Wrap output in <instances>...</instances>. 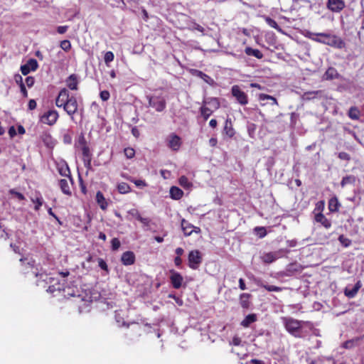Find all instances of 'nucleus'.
<instances>
[{
    "label": "nucleus",
    "instance_id": "obj_22",
    "mask_svg": "<svg viewBox=\"0 0 364 364\" xmlns=\"http://www.w3.org/2000/svg\"><path fill=\"white\" fill-rule=\"evenodd\" d=\"M95 199L97 203L99 205L102 210H105L107 208L108 203L101 191L97 192Z\"/></svg>",
    "mask_w": 364,
    "mask_h": 364
},
{
    "label": "nucleus",
    "instance_id": "obj_47",
    "mask_svg": "<svg viewBox=\"0 0 364 364\" xmlns=\"http://www.w3.org/2000/svg\"><path fill=\"white\" fill-rule=\"evenodd\" d=\"M60 46L65 51H68L71 48V43L68 40L62 41Z\"/></svg>",
    "mask_w": 364,
    "mask_h": 364
},
{
    "label": "nucleus",
    "instance_id": "obj_12",
    "mask_svg": "<svg viewBox=\"0 0 364 364\" xmlns=\"http://www.w3.org/2000/svg\"><path fill=\"white\" fill-rule=\"evenodd\" d=\"M38 68V62L34 58L29 59L27 63L21 66V71L23 75H28L31 71H36Z\"/></svg>",
    "mask_w": 364,
    "mask_h": 364
},
{
    "label": "nucleus",
    "instance_id": "obj_58",
    "mask_svg": "<svg viewBox=\"0 0 364 364\" xmlns=\"http://www.w3.org/2000/svg\"><path fill=\"white\" fill-rule=\"evenodd\" d=\"M68 29V26H60L57 28V31L58 33L63 34L65 33Z\"/></svg>",
    "mask_w": 364,
    "mask_h": 364
},
{
    "label": "nucleus",
    "instance_id": "obj_52",
    "mask_svg": "<svg viewBox=\"0 0 364 364\" xmlns=\"http://www.w3.org/2000/svg\"><path fill=\"white\" fill-rule=\"evenodd\" d=\"M9 193L11 195H14L20 200H23L25 199V197L22 193L15 191L14 189H11L9 191Z\"/></svg>",
    "mask_w": 364,
    "mask_h": 364
},
{
    "label": "nucleus",
    "instance_id": "obj_60",
    "mask_svg": "<svg viewBox=\"0 0 364 364\" xmlns=\"http://www.w3.org/2000/svg\"><path fill=\"white\" fill-rule=\"evenodd\" d=\"M36 102L34 100H30L28 102V107L30 110H33L36 107Z\"/></svg>",
    "mask_w": 364,
    "mask_h": 364
},
{
    "label": "nucleus",
    "instance_id": "obj_23",
    "mask_svg": "<svg viewBox=\"0 0 364 364\" xmlns=\"http://www.w3.org/2000/svg\"><path fill=\"white\" fill-rule=\"evenodd\" d=\"M69 181L68 179H60L59 181V186L62 192L67 196H71L72 194Z\"/></svg>",
    "mask_w": 364,
    "mask_h": 364
},
{
    "label": "nucleus",
    "instance_id": "obj_39",
    "mask_svg": "<svg viewBox=\"0 0 364 364\" xmlns=\"http://www.w3.org/2000/svg\"><path fill=\"white\" fill-rule=\"evenodd\" d=\"M59 173L60 175L63 176H68L69 178V181L70 183H72L73 181V179H72V177L70 176V169L68 168V166L66 165L65 167H62L59 169Z\"/></svg>",
    "mask_w": 364,
    "mask_h": 364
},
{
    "label": "nucleus",
    "instance_id": "obj_33",
    "mask_svg": "<svg viewBox=\"0 0 364 364\" xmlns=\"http://www.w3.org/2000/svg\"><path fill=\"white\" fill-rule=\"evenodd\" d=\"M117 190L119 193L126 194L131 191V188L127 183L122 182L117 185Z\"/></svg>",
    "mask_w": 364,
    "mask_h": 364
},
{
    "label": "nucleus",
    "instance_id": "obj_37",
    "mask_svg": "<svg viewBox=\"0 0 364 364\" xmlns=\"http://www.w3.org/2000/svg\"><path fill=\"white\" fill-rule=\"evenodd\" d=\"M114 58V55L112 51H107L105 53L104 56V60L107 67L109 66V63L113 61Z\"/></svg>",
    "mask_w": 364,
    "mask_h": 364
},
{
    "label": "nucleus",
    "instance_id": "obj_57",
    "mask_svg": "<svg viewBox=\"0 0 364 364\" xmlns=\"http://www.w3.org/2000/svg\"><path fill=\"white\" fill-rule=\"evenodd\" d=\"M355 341L353 340H349L346 341L343 344V347L345 348H351L354 346Z\"/></svg>",
    "mask_w": 364,
    "mask_h": 364
},
{
    "label": "nucleus",
    "instance_id": "obj_41",
    "mask_svg": "<svg viewBox=\"0 0 364 364\" xmlns=\"http://www.w3.org/2000/svg\"><path fill=\"white\" fill-rule=\"evenodd\" d=\"M62 289L61 285L58 283H55L48 287L47 291L51 294H54L56 291H60Z\"/></svg>",
    "mask_w": 364,
    "mask_h": 364
},
{
    "label": "nucleus",
    "instance_id": "obj_59",
    "mask_svg": "<svg viewBox=\"0 0 364 364\" xmlns=\"http://www.w3.org/2000/svg\"><path fill=\"white\" fill-rule=\"evenodd\" d=\"M191 29L192 30H197V31H198L199 32H201V33L204 32L203 27H202L201 26H200L199 24H198L196 23H193Z\"/></svg>",
    "mask_w": 364,
    "mask_h": 364
},
{
    "label": "nucleus",
    "instance_id": "obj_27",
    "mask_svg": "<svg viewBox=\"0 0 364 364\" xmlns=\"http://www.w3.org/2000/svg\"><path fill=\"white\" fill-rule=\"evenodd\" d=\"M193 225L186 221L185 219L181 220V228L186 236H190L193 233L192 228Z\"/></svg>",
    "mask_w": 364,
    "mask_h": 364
},
{
    "label": "nucleus",
    "instance_id": "obj_32",
    "mask_svg": "<svg viewBox=\"0 0 364 364\" xmlns=\"http://www.w3.org/2000/svg\"><path fill=\"white\" fill-rule=\"evenodd\" d=\"M348 115L351 119L357 120L360 117V111L358 107L355 106L351 107L348 110Z\"/></svg>",
    "mask_w": 364,
    "mask_h": 364
},
{
    "label": "nucleus",
    "instance_id": "obj_63",
    "mask_svg": "<svg viewBox=\"0 0 364 364\" xmlns=\"http://www.w3.org/2000/svg\"><path fill=\"white\" fill-rule=\"evenodd\" d=\"M91 159H83L84 165L88 169H90L91 168Z\"/></svg>",
    "mask_w": 364,
    "mask_h": 364
},
{
    "label": "nucleus",
    "instance_id": "obj_7",
    "mask_svg": "<svg viewBox=\"0 0 364 364\" xmlns=\"http://www.w3.org/2000/svg\"><path fill=\"white\" fill-rule=\"evenodd\" d=\"M231 93L240 105H246L248 103L247 95L238 85L232 87Z\"/></svg>",
    "mask_w": 364,
    "mask_h": 364
},
{
    "label": "nucleus",
    "instance_id": "obj_10",
    "mask_svg": "<svg viewBox=\"0 0 364 364\" xmlns=\"http://www.w3.org/2000/svg\"><path fill=\"white\" fill-rule=\"evenodd\" d=\"M167 146L173 151H178L181 146V139L176 134H171L166 138Z\"/></svg>",
    "mask_w": 364,
    "mask_h": 364
},
{
    "label": "nucleus",
    "instance_id": "obj_5",
    "mask_svg": "<svg viewBox=\"0 0 364 364\" xmlns=\"http://www.w3.org/2000/svg\"><path fill=\"white\" fill-rule=\"evenodd\" d=\"M302 321L292 318H284V323L287 331L294 336H297L301 328Z\"/></svg>",
    "mask_w": 364,
    "mask_h": 364
},
{
    "label": "nucleus",
    "instance_id": "obj_48",
    "mask_svg": "<svg viewBox=\"0 0 364 364\" xmlns=\"http://www.w3.org/2000/svg\"><path fill=\"white\" fill-rule=\"evenodd\" d=\"M111 245L112 250L116 251L119 248L121 243L118 238L114 237L112 240Z\"/></svg>",
    "mask_w": 364,
    "mask_h": 364
},
{
    "label": "nucleus",
    "instance_id": "obj_19",
    "mask_svg": "<svg viewBox=\"0 0 364 364\" xmlns=\"http://www.w3.org/2000/svg\"><path fill=\"white\" fill-rule=\"evenodd\" d=\"M302 270L301 266L298 263H291L286 268V276H292L296 272H301Z\"/></svg>",
    "mask_w": 364,
    "mask_h": 364
},
{
    "label": "nucleus",
    "instance_id": "obj_6",
    "mask_svg": "<svg viewBox=\"0 0 364 364\" xmlns=\"http://www.w3.org/2000/svg\"><path fill=\"white\" fill-rule=\"evenodd\" d=\"M289 250L286 249H279L274 252H265L261 256L263 262L270 264L276 261L277 259L282 257Z\"/></svg>",
    "mask_w": 364,
    "mask_h": 364
},
{
    "label": "nucleus",
    "instance_id": "obj_43",
    "mask_svg": "<svg viewBox=\"0 0 364 364\" xmlns=\"http://www.w3.org/2000/svg\"><path fill=\"white\" fill-rule=\"evenodd\" d=\"M265 21L270 27L274 28L277 29V31L282 30L281 28L278 26L277 23L272 18L266 17Z\"/></svg>",
    "mask_w": 364,
    "mask_h": 364
},
{
    "label": "nucleus",
    "instance_id": "obj_55",
    "mask_svg": "<svg viewBox=\"0 0 364 364\" xmlns=\"http://www.w3.org/2000/svg\"><path fill=\"white\" fill-rule=\"evenodd\" d=\"M129 214H130L132 216L134 217L136 220H139V219L141 218V215L138 210L136 209H132L129 211Z\"/></svg>",
    "mask_w": 364,
    "mask_h": 364
},
{
    "label": "nucleus",
    "instance_id": "obj_34",
    "mask_svg": "<svg viewBox=\"0 0 364 364\" xmlns=\"http://www.w3.org/2000/svg\"><path fill=\"white\" fill-rule=\"evenodd\" d=\"M179 184L186 189H189L192 187V183L190 182L185 176H182L179 178Z\"/></svg>",
    "mask_w": 364,
    "mask_h": 364
},
{
    "label": "nucleus",
    "instance_id": "obj_46",
    "mask_svg": "<svg viewBox=\"0 0 364 364\" xmlns=\"http://www.w3.org/2000/svg\"><path fill=\"white\" fill-rule=\"evenodd\" d=\"M124 153L127 159H132L135 155L134 149L130 147L125 148Z\"/></svg>",
    "mask_w": 364,
    "mask_h": 364
},
{
    "label": "nucleus",
    "instance_id": "obj_24",
    "mask_svg": "<svg viewBox=\"0 0 364 364\" xmlns=\"http://www.w3.org/2000/svg\"><path fill=\"white\" fill-rule=\"evenodd\" d=\"M257 319V315L255 314H250L247 315L242 321L241 326L245 328L249 327L252 323L255 322Z\"/></svg>",
    "mask_w": 364,
    "mask_h": 364
},
{
    "label": "nucleus",
    "instance_id": "obj_36",
    "mask_svg": "<svg viewBox=\"0 0 364 364\" xmlns=\"http://www.w3.org/2000/svg\"><path fill=\"white\" fill-rule=\"evenodd\" d=\"M41 139L47 146H50L53 144L52 137L48 133H43L41 136Z\"/></svg>",
    "mask_w": 364,
    "mask_h": 364
},
{
    "label": "nucleus",
    "instance_id": "obj_18",
    "mask_svg": "<svg viewBox=\"0 0 364 364\" xmlns=\"http://www.w3.org/2000/svg\"><path fill=\"white\" fill-rule=\"evenodd\" d=\"M66 85L69 89L72 90H77L78 89V77L75 74L70 75L65 80Z\"/></svg>",
    "mask_w": 364,
    "mask_h": 364
},
{
    "label": "nucleus",
    "instance_id": "obj_35",
    "mask_svg": "<svg viewBox=\"0 0 364 364\" xmlns=\"http://www.w3.org/2000/svg\"><path fill=\"white\" fill-rule=\"evenodd\" d=\"M259 100L260 101H264V100H269L272 101V105H278V102H277V100L275 97L271 96V95H266V94H259Z\"/></svg>",
    "mask_w": 364,
    "mask_h": 364
},
{
    "label": "nucleus",
    "instance_id": "obj_8",
    "mask_svg": "<svg viewBox=\"0 0 364 364\" xmlns=\"http://www.w3.org/2000/svg\"><path fill=\"white\" fill-rule=\"evenodd\" d=\"M188 259L189 267L193 269H198L202 262L201 253L197 250L191 251L188 254Z\"/></svg>",
    "mask_w": 364,
    "mask_h": 364
},
{
    "label": "nucleus",
    "instance_id": "obj_26",
    "mask_svg": "<svg viewBox=\"0 0 364 364\" xmlns=\"http://www.w3.org/2000/svg\"><path fill=\"white\" fill-rule=\"evenodd\" d=\"M341 203L336 197L331 198L328 201V209L332 213L338 212Z\"/></svg>",
    "mask_w": 364,
    "mask_h": 364
},
{
    "label": "nucleus",
    "instance_id": "obj_3",
    "mask_svg": "<svg viewBox=\"0 0 364 364\" xmlns=\"http://www.w3.org/2000/svg\"><path fill=\"white\" fill-rule=\"evenodd\" d=\"M146 98L149 102V107L156 112H161L166 108V97L161 90H157L153 94L148 95Z\"/></svg>",
    "mask_w": 364,
    "mask_h": 364
},
{
    "label": "nucleus",
    "instance_id": "obj_64",
    "mask_svg": "<svg viewBox=\"0 0 364 364\" xmlns=\"http://www.w3.org/2000/svg\"><path fill=\"white\" fill-rule=\"evenodd\" d=\"M174 263L176 267H179L182 264V259L180 257H176L174 259Z\"/></svg>",
    "mask_w": 364,
    "mask_h": 364
},
{
    "label": "nucleus",
    "instance_id": "obj_16",
    "mask_svg": "<svg viewBox=\"0 0 364 364\" xmlns=\"http://www.w3.org/2000/svg\"><path fill=\"white\" fill-rule=\"evenodd\" d=\"M31 200L35 204L34 210L38 211L44 203L43 198L39 191H36L34 195L30 198Z\"/></svg>",
    "mask_w": 364,
    "mask_h": 364
},
{
    "label": "nucleus",
    "instance_id": "obj_54",
    "mask_svg": "<svg viewBox=\"0 0 364 364\" xmlns=\"http://www.w3.org/2000/svg\"><path fill=\"white\" fill-rule=\"evenodd\" d=\"M98 265L99 267L103 269V270H105L107 272H108V267H107V264L106 263V262L102 259H99L98 260Z\"/></svg>",
    "mask_w": 364,
    "mask_h": 364
},
{
    "label": "nucleus",
    "instance_id": "obj_13",
    "mask_svg": "<svg viewBox=\"0 0 364 364\" xmlns=\"http://www.w3.org/2000/svg\"><path fill=\"white\" fill-rule=\"evenodd\" d=\"M362 287V283L360 280H358L354 286L351 287L350 285H348L345 289H344V294L346 297H348V299H353L354 298L359 289Z\"/></svg>",
    "mask_w": 364,
    "mask_h": 364
},
{
    "label": "nucleus",
    "instance_id": "obj_15",
    "mask_svg": "<svg viewBox=\"0 0 364 364\" xmlns=\"http://www.w3.org/2000/svg\"><path fill=\"white\" fill-rule=\"evenodd\" d=\"M170 280L173 288L178 289L181 287L183 279L180 273L171 270Z\"/></svg>",
    "mask_w": 364,
    "mask_h": 364
},
{
    "label": "nucleus",
    "instance_id": "obj_45",
    "mask_svg": "<svg viewBox=\"0 0 364 364\" xmlns=\"http://www.w3.org/2000/svg\"><path fill=\"white\" fill-rule=\"evenodd\" d=\"M82 154L83 156V159H92L91 153L90 151V148L87 146H83L82 148Z\"/></svg>",
    "mask_w": 364,
    "mask_h": 364
},
{
    "label": "nucleus",
    "instance_id": "obj_42",
    "mask_svg": "<svg viewBox=\"0 0 364 364\" xmlns=\"http://www.w3.org/2000/svg\"><path fill=\"white\" fill-rule=\"evenodd\" d=\"M338 241L345 247H348L351 245V240L348 237H346L343 235H341L338 237Z\"/></svg>",
    "mask_w": 364,
    "mask_h": 364
},
{
    "label": "nucleus",
    "instance_id": "obj_11",
    "mask_svg": "<svg viewBox=\"0 0 364 364\" xmlns=\"http://www.w3.org/2000/svg\"><path fill=\"white\" fill-rule=\"evenodd\" d=\"M327 8L332 12L338 13L346 6L344 0H328Z\"/></svg>",
    "mask_w": 364,
    "mask_h": 364
},
{
    "label": "nucleus",
    "instance_id": "obj_2",
    "mask_svg": "<svg viewBox=\"0 0 364 364\" xmlns=\"http://www.w3.org/2000/svg\"><path fill=\"white\" fill-rule=\"evenodd\" d=\"M308 38L333 48L342 49L345 48L346 43L340 37L326 33H312L308 31L306 34Z\"/></svg>",
    "mask_w": 364,
    "mask_h": 364
},
{
    "label": "nucleus",
    "instance_id": "obj_56",
    "mask_svg": "<svg viewBox=\"0 0 364 364\" xmlns=\"http://www.w3.org/2000/svg\"><path fill=\"white\" fill-rule=\"evenodd\" d=\"M34 77L29 76L26 78V84L28 87H31L34 84Z\"/></svg>",
    "mask_w": 364,
    "mask_h": 364
},
{
    "label": "nucleus",
    "instance_id": "obj_31",
    "mask_svg": "<svg viewBox=\"0 0 364 364\" xmlns=\"http://www.w3.org/2000/svg\"><path fill=\"white\" fill-rule=\"evenodd\" d=\"M356 178L355 176L349 175L344 176L341 181V186L344 188L348 184H354Z\"/></svg>",
    "mask_w": 364,
    "mask_h": 364
},
{
    "label": "nucleus",
    "instance_id": "obj_25",
    "mask_svg": "<svg viewBox=\"0 0 364 364\" xmlns=\"http://www.w3.org/2000/svg\"><path fill=\"white\" fill-rule=\"evenodd\" d=\"M169 193L171 198L174 200L181 199L183 195V191L176 186H172Z\"/></svg>",
    "mask_w": 364,
    "mask_h": 364
},
{
    "label": "nucleus",
    "instance_id": "obj_9",
    "mask_svg": "<svg viewBox=\"0 0 364 364\" xmlns=\"http://www.w3.org/2000/svg\"><path fill=\"white\" fill-rule=\"evenodd\" d=\"M58 117V112L56 110L51 109L48 110L41 117V121L44 124L52 126L55 124Z\"/></svg>",
    "mask_w": 364,
    "mask_h": 364
},
{
    "label": "nucleus",
    "instance_id": "obj_51",
    "mask_svg": "<svg viewBox=\"0 0 364 364\" xmlns=\"http://www.w3.org/2000/svg\"><path fill=\"white\" fill-rule=\"evenodd\" d=\"M338 157L341 160H344V161H349L351 159L350 156L348 153L344 152V151L339 152L338 154Z\"/></svg>",
    "mask_w": 364,
    "mask_h": 364
},
{
    "label": "nucleus",
    "instance_id": "obj_30",
    "mask_svg": "<svg viewBox=\"0 0 364 364\" xmlns=\"http://www.w3.org/2000/svg\"><path fill=\"white\" fill-rule=\"evenodd\" d=\"M223 132L229 137H232L235 134V131L232 127V123L228 119H227L225 122Z\"/></svg>",
    "mask_w": 364,
    "mask_h": 364
},
{
    "label": "nucleus",
    "instance_id": "obj_4",
    "mask_svg": "<svg viewBox=\"0 0 364 364\" xmlns=\"http://www.w3.org/2000/svg\"><path fill=\"white\" fill-rule=\"evenodd\" d=\"M20 261L22 262L23 264L26 265L28 267H30L31 269V273L33 275H34L36 277H40L42 281L45 282L46 284L51 283L53 281H54V279L51 277H49L48 274L45 273H39L38 268L35 267L34 260L21 259Z\"/></svg>",
    "mask_w": 364,
    "mask_h": 364
},
{
    "label": "nucleus",
    "instance_id": "obj_44",
    "mask_svg": "<svg viewBox=\"0 0 364 364\" xmlns=\"http://www.w3.org/2000/svg\"><path fill=\"white\" fill-rule=\"evenodd\" d=\"M261 287L264 288L268 291H281L282 290V287L274 286V285H268V284H261Z\"/></svg>",
    "mask_w": 364,
    "mask_h": 364
},
{
    "label": "nucleus",
    "instance_id": "obj_17",
    "mask_svg": "<svg viewBox=\"0 0 364 364\" xmlns=\"http://www.w3.org/2000/svg\"><path fill=\"white\" fill-rule=\"evenodd\" d=\"M122 263L125 265H131L133 264L135 262V255L132 251H127L124 252L121 257Z\"/></svg>",
    "mask_w": 364,
    "mask_h": 364
},
{
    "label": "nucleus",
    "instance_id": "obj_28",
    "mask_svg": "<svg viewBox=\"0 0 364 364\" xmlns=\"http://www.w3.org/2000/svg\"><path fill=\"white\" fill-rule=\"evenodd\" d=\"M193 73L196 76L203 79L205 82H207L209 85H212L214 82V80L209 75H206L205 73H203L202 71H200L198 70H193Z\"/></svg>",
    "mask_w": 364,
    "mask_h": 364
},
{
    "label": "nucleus",
    "instance_id": "obj_50",
    "mask_svg": "<svg viewBox=\"0 0 364 364\" xmlns=\"http://www.w3.org/2000/svg\"><path fill=\"white\" fill-rule=\"evenodd\" d=\"M321 92L320 90L313 91V92H307L304 93V96L306 97V99L310 100V99L315 98L316 96L318 94H320Z\"/></svg>",
    "mask_w": 364,
    "mask_h": 364
},
{
    "label": "nucleus",
    "instance_id": "obj_62",
    "mask_svg": "<svg viewBox=\"0 0 364 364\" xmlns=\"http://www.w3.org/2000/svg\"><path fill=\"white\" fill-rule=\"evenodd\" d=\"M139 221H140L144 226H149L150 223V220L147 218H143L141 216V218L139 219Z\"/></svg>",
    "mask_w": 364,
    "mask_h": 364
},
{
    "label": "nucleus",
    "instance_id": "obj_21",
    "mask_svg": "<svg viewBox=\"0 0 364 364\" xmlns=\"http://www.w3.org/2000/svg\"><path fill=\"white\" fill-rule=\"evenodd\" d=\"M251 297V294L247 293L241 294L240 296V304L242 309H247L250 308L251 305V302L250 299Z\"/></svg>",
    "mask_w": 364,
    "mask_h": 364
},
{
    "label": "nucleus",
    "instance_id": "obj_49",
    "mask_svg": "<svg viewBox=\"0 0 364 364\" xmlns=\"http://www.w3.org/2000/svg\"><path fill=\"white\" fill-rule=\"evenodd\" d=\"M129 181L134 183L137 187L144 188L147 186L146 183L144 180H136L130 178Z\"/></svg>",
    "mask_w": 364,
    "mask_h": 364
},
{
    "label": "nucleus",
    "instance_id": "obj_53",
    "mask_svg": "<svg viewBox=\"0 0 364 364\" xmlns=\"http://www.w3.org/2000/svg\"><path fill=\"white\" fill-rule=\"evenodd\" d=\"M100 95L102 101L108 100L110 97L109 92L107 90L101 91Z\"/></svg>",
    "mask_w": 364,
    "mask_h": 364
},
{
    "label": "nucleus",
    "instance_id": "obj_61",
    "mask_svg": "<svg viewBox=\"0 0 364 364\" xmlns=\"http://www.w3.org/2000/svg\"><path fill=\"white\" fill-rule=\"evenodd\" d=\"M20 88H21V92L23 94V97H28V92H27L26 89V87H25V85H24L23 82H21L20 84Z\"/></svg>",
    "mask_w": 364,
    "mask_h": 364
},
{
    "label": "nucleus",
    "instance_id": "obj_1",
    "mask_svg": "<svg viewBox=\"0 0 364 364\" xmlns=\"http://www.w3.org/2000/svg\"><path fill=\"white\" fill-rule=\"evenodd\" d=\"M55 105L58 107H63L66 113L70 116L71 120L75 121L74 114L78 112L79 106L77 99L74 96H70L66 88H63L58 93L55 100Z\"/></svg>",
    "mask_w": 364,
    "mask_h": 364
},
{
    "label": "nucleus",
    "instance_id": "obj_40",
    "mask_svg": "<svg viewBox=\"0 0 364 364\" xmlns=\"http://www.w3.org/2000/svg\"><path fill=\"white\" fill-rule=\"evenodd\" d=\"M200 113L204 119L207 120L208 117L212 114L213 111L207 107H201Z\"/></svg>",
    "mask_w": 364,
    "mask_h": 364
},
{
    "label": "nucleus",
    "instance_id": "obj_14",
    "mask_svg": "<svg viewBox=\"0 0 364 364\" xmlns=\"http://www.w3.org/2000/svg\"><path fill=\"white\" fill-rule=\"evenodd\" d=\"M322 79L324 80H342L343 77L335 68L329 67L323 75Z\"/></svg>",
    "mask_w": 364,
    "mask_h": 364
},
{
    "label": "nucleus",
    "instance_id": "obj_29",
    "mask_svg": "<svg viewBox=\"0 0 364 364\" xmlns=\"http://www.w3.org/2000/svg\"><path fill=\"white\" fill-rule=\"evenodd\" d=\"M245 52L247 55L254 56L257 59H262L263 58V54L258 49H254L252 48L251 47H247L245 50Z\"/></svg>",
    "mask_w": 364,
    "mask_h": 364
},
{
    "label": "nucleus",
    "instance_id": "obj_20",
    "mask_svg": "<svg viewBox=\"0 0 364 364\" xmlns=\"http://www.w3.org/2000/svg\"><path fill=\"white\" fill-rule=\"evenodd\" d=\"M315 220L321 223L326 229H329L331 227V221L321 213H317L315 215Z\"/></svg>",
    "mask_w": 364,
    "mask_h": 364
},
{
    "label": "nucleus",
    "instance_id": "obj_38",
    "mask_svg": "<svg viewBox=\"0 0 364 364\" xmlns=\"http://www.w3.org/2000/svg\"><path fill=\"white\" fill-rule=\"evenodd\" d=\"M254 232L259 238H263L267 235V230L264 227H255Z\"/></svg>",
    "mask_w": 364,
    "mask_h": 364
}]
</instances>
